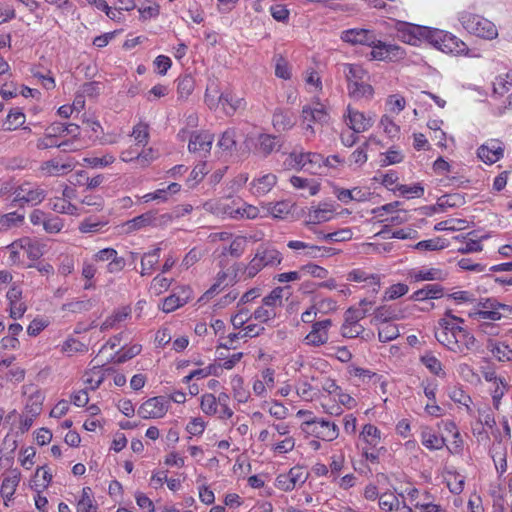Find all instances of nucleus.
Here are the masks:
<instances>
[{
  "instance_id": "1",
  "label": "nucleus",
  "mask_w": 512,
  "mask_h": 512,
  "mask_svg": "<svg viewBox=\"0 0 512 512\" xmlns=\"http://www.w3.org/2000/svg\"><path fill=\"white\" fill-rule=\"evenodd\" d=\"M282 260V253L278 249L270 243H263L257 247L254 257L245 266L243 274L246 278H253L264 268L280 265Z\"/></svg>"
},
{
  "instance_id": "2",
  "label": "nucleus",
  "mask_w": 512,
  "mask_h": 512,
  "mask_svg": "<svg viewBox=\"0 0 512 512\" xmlns=\"http://www.w3.org/2000/svg\"><path fill=\"white\" fill-rule=\"evenodd\" d=\"M512 315V305L499 302L496 298L480 299L469 317L476 322L488 320H501Z\"/></svg>"
},
{
  "instance_id": "3",
  "label": "nucleus",
  "mask_w": 512,
  "mask_h": 512,
  "mask_svg": "<svg viewBox=\"0 0 512 512\" xmlns=\"http://www.w3.org/2000/svg\"><path fill=\"white\" fill-rule=\"evenodd\" d=\"M458 20L469 34L476 37L493 40L498 36L496 25L481 15L462 11L458 14Z\"/></svg>"
},
{
  "instance_id": "4",
  "label": "nucleus",
  "mask_w": 512,
  "mask_h": 512,
  "mask_svg": "<svg viewBox=\"0 0 512 512\" xmlns=\"http://www.w3.org/2000/svg\"><path fill=\"white\" fill-rule=\"evenodd\" d=\"M427 42L444 53L467 56L470 52L468 46L450 32L429 28Z\"/></svg>"
},
{
  "instance_id": "5",
  "label": "nucleus",
  "mask_w": 512,
  "mask_h": 512,
  "mask_svg": "<svg viewBox=\"0 0 512 512\" xmlns=\"http://www.w3.org/2000/svg\"><path fill=\"white\" fill-rule=\"evenodd\" d=\"M302 429L323 441H333L339 436V428L334 422L311 418L302 423Z\"/></svg>"
},
{
  "instance_id": "6",
  "label": "nucleus",
  "mask_w": 512,
  "mask_h": 512,
  "mask_svg": "<svg viewBox=\"0 0 512 512\" xmlns=\"http://www.w3.org/2000/svg\"><path fill=\"white\" fill-rule=\"evenodd\" d=\"M395 30L399 40L413 46L419 45L422 40L427 41L429 34V27L407 22H397Z\"/></svg>"
},
{
  "instance_id": "7",
  "label": "nucleus",
  "mask_w": 512,
  "mask_h": 512,
  "mask_svg": "<svg viewBox=\"0 0 512 512\" xmlns=\"http://www.w3.org/2000/svg\"><path fill=\"white\" fill-rule=\"evenodd\" d=\"M370 47L372 48L370 56L373 60L386 62L395 61L403 59L406 55V52L402 47L396 44H388L377 39V37L374 38V44Z\"/></svg>"
},
{
  "instance_id": "8",
  "label": "nucleus",
  "mask_w": 512,
  "mask_h": 512,
  "mask_svg": "<svg viewBox=\"0 0 512 512\" xmlns=\"http://www.w3.org/2000/svg\"><path fill=\"white\" fill-rule=\"evenodd\" d=\"M332 326L331 319L316 321L312 324L311 331L305 336L303 342L307 346L320 347L329 340V329Z\"/></svg>"
},
{
  "instance_id": "9",
  "label": "nucleus",
  "mask_w": 512,
  "mask_h": 512,
  "mask_svg": "<svg viewBox=\"0 0 512 512\" xmlns=\"http://www.w3.org/2000/svg\"><path fill=\"white\" fill-rule=\"evenodd\" d=\"M439 328L435 330V337L437 341L446 346L450 351H458L459 345L457 344L456 329L458 325L451 323L446 318L439 320Z\"/></svg>"
},
{
  "instance_id": "10",
  "label": "nucleus",
  "mask_w": 512,
  "mask_h": 512,
  "mask_svg": "<svg viewBox=\"0 0 512 512\" xmlns=\"http://www.w3.org/2000/svg\"><path fill=\"white\" fill-rule=\"evenodd\" d=\"M168 410V402L162 396L152 397L141 404L137 413L143 419L162 418Z\"/></svg>"
},
{
  "instance_id": "11",
  "label": "nucleus",
  "mask_w": 512,
  "mask_h": 512,
  "mask_svg": "<svg viewBox=\"0 0 512 512\" xmlns=\"http://www.w3.org/2000/svg\"><path fill=\"white\" fill-rule=\"evenodd\" d=\"M302 118L304 122H307L305 129L314 134L315 130L312 123H327L329 121V114L323 104L315 103L313 106L306 105L303 107Z\"/></svg>"
},
{
  "instance_id": "12",
  "label": "nucleus",
  "mask_w": 512,
  "mask_h": 512,
  "mask_svg": "<svg viewBox=\"0 0 512 512\" xmlns=\"http://www.w3.org/2000/svg\"><path fill=\"white\" fill-rule=\"evenodd\" d=\"M214 135L209 131H194L190 134L188 149L191 153L206 156L210 153Z\"/></svg>"
},
{
  "instance_id": "13",
  "label": "nucleus",
  "mask_w": 512,
  "mask_h": 512,
  "mask_svg": "<svg viewBox=\"0 0 512 512\" xmlns=\"http://www.w3.org/2000/svg\"><path fill=\"white\" fill-rule=\"evenodd\" d=\"M347 125L355 133H362L369 130L374 124V118L370 115H365L352 107H347Z\"/></svg>"
},
{
  "instance_id": "14",
  "label": "nucleus",
  "mask_w": 512,
  "mask_h": 512,
  "mask_svg": "<svg viewBox=\"0 0 512 512\" xmlns=\"http://www.w3.org/2000/svg\"><path fill=\"white\" fill-rule=\"evenodd\" d=\"M45 198V191L38 187H33L30 183L20 185L14 192L15 202L31 203L36 205Z\"/></svg>"
},
{
  "instance_id": "15",
  "label": "nucleus",
  "mask_w": 512,
  "mask_h": 512,
  "mask_svg": "<svg viewBox=\"0 0 512 512\" xmlns=\"http://www.w3.org/2000/svg\"><path fill=\"white\" fill-rule=\"evenodd\" d=\"M375 37L373 31L363 28L348 29L341 33V39L352 45L371 46L374 44Z\"/></svg>"
},
{
  "instance_id": "16",
  "label": "nucleus",
  "mask_w": 512,
  "mask_h": 512,
  "mask_svg": "<svg viewBox=\"0 0 512 512\" xmlns=\"http://www.w3.org/2000/svg\"><path fill=\"white\" fill-rule=\"evenodd\" d=\"M504 147L502 142L496 139L489 140L478 148L477 155L485 163L493 164L502 158Z\"/></svg>"
},
{
  "instance_id": "17",
  "label": "nucleus",
  "mask_w": 512,
  "mask_h": 512,
  "mask_svg": "<svg viewBox=\"0 0 512 512\" xmlns=\"http://www.w3.org/2000/svg\"><path fill=\"white\" fill-rule=\"evenodd\" d=\"M20 471L17 469L11 470L4 474L2 485L0 488V493L3 499L5 500V505L7 506V501L13 499V495L16 491V488L20 481Z\"/></svg>"
},
{
  "instance_id": "18",
  "label": "nucleus",
  "mask_w": 512,
  "mask_h": 512,
  "mask_svg": "<svg viewBox=\"0 0 512 512\" xmlns=\"http://www.w3.org/2000/svg\"><path fill=\"white\" fill-rule=\"evenodd\" d=\"M404 318V312L396 305H383L375 309L373 321L378 323H388L392 320Z\"/></svg>"
},
{
  "instance_id": "19",
  "label": "nucleus",
  "mask_w": 512,
  "mask_h": 512,
  "mask_svg": "<svg viewBox=\"0 0 512 512\" xmlns=\"http://www.w3.org/2000/svg\"><path fill=\"white\" fill-rule=\"evenodd\" d=\"M347 279L354 282H366L372 286V293L377 294L380 288V276L371 274L362 269H354L348 273Z\"/></svg>"
},
{
  "instance_id": "20",
  "label": "nucleus",
  "mask_w": 512,
  "mask_h": 512,
  "mask_svg": "<svg viewBox=\"0 0 512 512\" xmlns=\"http://www.w3.org/2000/svg\"><path fill=\"white\" fill-rule=\"evenodd\" d=\"M220 101L226 115H233L237 110L244 107L245 102L241 97L236 96L229 90L220 93Z\"/></svg>"
},
{
  "instance_id": "21",
  "label": "nucleus",
  "mask_w": 512,
  "mask_h": 512,
  "mask_svg": "<svg viewBox=\"0 0 512 512\" xmlns=\"http://www.w3.org/2000/svg\"><path fill=\"white\" fill-rule=\"evenodd\" d=\"M237 130L235 128H228L225 130L217 142V147L222 153L232 155L237 148Z\"/></svg>"
},
{
  "instance_id": "22",
  "label": "nucleus",
  "mask_w": 512,
  "mask_h": 512,
  "mask_svg": "<svg viewBox=\"0 0 512 512\" xmlns=\"http://www.w3.org/2000/svg\"><path fill=\"white\" fill-rule=\"evenodd\" d=\"M341 71L345 76L347 85L356 84L368 77L367 72L359 64L344 63L341 65Z\"/></svg>"
},
{
  "instance_id": "23",
  "label": "nucleus",
  "mask_w": 512,
  "mask_h": 512,
  "mask_svg": "<svg viewBox=\"0 0 512 512\" xmlns=\"http://www.w3.org/2000/svg\"><path fill=\"white\" fill-rule=\"evenodd\" d=\"M347 89L349 96L355 100H370L374 94L373 87L365 80L347 85Z\"/></svg>"
},
{
  "instance_id": "24",
  "label": "nucleus",
  "mask_w": 512,
  "mask_h": 512,
  "mask_svg": "<svg viewBox=\"0 0 512 512\" xmlns=\"http://www.w3.org/2000/svg\"><path fill=\"white\" fill-rule=\"evenodd\" d=\"M290 159H291V161L294 162V164H292V166L296 167V168H299V167L304 168L307 165H311V166L317 165L320 167L321 163L323 162L322 155L317 154V153H312V152L300 153V154L292 153L290 155Z\"/></svg>"
},
{
  "instance_id": "25",
  "label": "nucleus",
  "mask_w": 512,
  "mask_h": 512,
  "mask_svg": "<svg viewBox=\"0 0 512 512\" xmlns=\"http://www.w3.org/2000/svg\"><path fill=\"white\" fill-rule=\"evenodd\" d=\"M443 287L439 284H427L423 288L415 291L410 299L414 301H424L427 299H437L443 295Z\"/></svg>"
},
{
  "instance_id": "26",
  "label": "nucleus",
  "mask_w": 512,
  "mask_h": 512,
  "mask_svg": "<svg viewBox=\"0 0 512 512\" xmlns=\"http://www.w3.org/2000/svg\"><path fill=\"white\" fill-rule=\"evenodd\" d=\"M183 294H185V297H180L176 293L166 297L162 304V310L169 313L185 305L191 299L192 291L190 288H184Z\"/></svg>"
},
{
  "instance_id": "27",
  "label": "nucleus",
  "mask_w": 512,
  "mask_h": 512,
  "mask_svg": "<svg viewBox=\"0 0 512 512\" xmlns=\"http://www.w3.org/2000/svg\"><path fill=\"white\" fill-rule=\"evenodd\" d=\"M280 142L276 136L260 134L256 144V150L264 156L280 148Z\"/></svg>"
},
{
  "instance_id": "28",
  "label": "nucleus",
  "mask_w": 512,
  "mask_h": 512,
  "mask_svg": "<svg viewBox=\"0 0 512 512\" xmlns=\"http://www.w3.org/2000/svg\"><path fill=\"white\" fill-rule=\"evenodd\" d=\"M160 251H161V249L159 247H157V248L153 249L152 251L144 253V255L141 258L140 274L142 276L150 275L152 273L154 267L159 262Z\"/></svg>"
},
{
  "instance_id": "29",
  "label": "nucleus",
  "mask_w": 512,
  "mask_h": 512,
  "mask_svg": "<svg viewBox=\"0 0 512 512\" xmlns=\"http://www.w3.org/2000/svg\"><path fill=\"white\" fill-rule=\"evenodd\" d=\"M272 122L273 126L279 131L288 130L295 125V119L292 115L282 109H277L274 112Z\"/></svg>"
},
{
  "instance_id": "30",
  "label": "nucleus",
  "mask_w": 512,
  "mask_h": 512,
  "mask_svg": "<svg viewBox=\"0 0 512 512\" xmlns=\"http://www.w3.org/2000/svg\"><path fill=\"white\" fill-rule=\"evenodd\" d=\"M456 330L457 344L459 345V350L454 352L463 353L464 350L474 349L476 344V338L461 326H458V329Z\"/></svg>"
},
{
  "instance_id": "31",
  "label": "nucleus",
  "mask_w": 512,
  "mask_h": 512,
  "mask_svg": "<svg viewBox=\"0 0 512 512\" xmlns=\"http://www.w3.org/2000/svg\"><path fill=\"white\" fill-rule=\"evenodd\" d=\"M486 347L499 361L504 362L512 359V350L503 343H497L489 338Z\"/></svg>"
},
{
  "instance_id": "32",
  "label": "nucleus",
  "mask_w": 512,
  "mask_h": 512,
  "mask_svg": "<svg viewBox=\"0 0 512 512\" xmlns=\"http://www.w3.org/2000/svg\"><path fill=\"white\" fill-rule=\"evenodd\" d=\"M276 179L274 174H266L256 179L252 184L253 193L257 195L268 193L276 184Z\"/></svg>"
},
{
  "instance_id": "33",
  "label": "nucleus",
  "mask_w": 512,
  "mask_h": 512,
  "mask_svg": "<svg viewBox=\"0 0 512 512\" xmlns=\"http://www.w3.org/2000/svg\"><path fill=\"white\" fill-rule=\"evenodd\" d=\"M154 220H155L154 214L151 212H147V213H144L142 215H139V216L127 221L124 224V226H125L127 232H133V231H136V230H139L141 228L151 225Z\"/></svg>"
},
{
  "instance_id": "34",
  "label": "nucleus",
  "mask_w": 512,
  "mask_h": 512,
  "mask_svg": "<svg viewBox=\"0 0 512 512\" xmlns=\"http://www.w3.org/2000/svg\"><path fill=\"white\" fill-rule=\"evenodd\" d=\"M447 277V273L437 268L420 270L412 275L415 281H442Z\"/></svg>"
},
{
  "instance_id": "35",
  "label": "nucleus",
  "mask_w": 512,
  "mask_h": 512,
  "mask_svg": "<svg viewBox=\"0 0 512 512\" xmlns=\"http://www.w3.org/2000/svg\"><path fill=\"white\" fill-rule=\"evenodd\" d=\"M73 169V165L70 163L60 164L56 160L46 161L41 165V171L46 176H59L63 172L62 171H71Z\"/></svg>"
},
{
  "instance_id": "36",
  "label": "nucleus",
  "mask_w": 512,
  "mask_h": 512,
  "mask_svg": "<svg viewBox=\"0 0 512 512\" xmlns=\"http://www.w3.org/2000/svg\"><path fill=\"white\" fill-rule=\"evenodd\" d=\"M51 480L52 474L49 472L47 467H40L36 470L33 480L34 484L32 485V488L37 492H41L42 490L46 489L49 486Z\"/></svg>"
},
{
  "instance_id": "37",
  "label": "nucleus",
  "mask_w": 512,
  "mask_h": 512,
  "mask_svg": "<svg viewBox=\"0 0 512 512\" xmlns=\"http://www.w3.org/2000/svg\"><path fill=\"white\" fill-rule=\"evenodd\" d=\"M177 93L180 99H187L194 90L195 81L191 75H184L177 80Z\"/></svg>"
},
{
  "instance_id": "38",
  "label": "nucleus",
  "mask_w": 512,
  "mask_h": 512,
  "mask_svg": "<svg viewBox=\"0 0 512 512\" xmlns=\"http://www.w3.org/2000/svg\"><path fill=\"white\" fill-rule=\"evenodd\" d=\"M333 211L327 208H315L309 211L307 225H317L329 221Z\"/></svg>"
},
{
  "instance_id": "39",
  "label": "nucleus",
  "mask_w": 512,
  "mask_h": 512,
  "mask_svg": "<svg viewBox=\"0 0 512 512\" xmlns=\"http://www.w3.org/2000/svg\"><path fill=\"white\" fill-rule=\"evenodd\" d=\"M25 122V115L18 109H13L7 115L5 121L3 122V130L12 131L16 130L18 127L22 126Z\"/></svg>"
},
{
  "instance_id": "40",
  "label": "nucleus",
  "mask_w": 512,
  "mask_h": 512,
  "mask_svg": "<svg viewBox=\"0 0 512 512\" xmlns=\"http://www.w3.org/2000/svg\"><path fill=\"white\" fill-rule=\"evenodd\" d=\"M360 437L371 447H376L381 440L380 430L372 425L366 424L360 434Z\"/></svg>"
},
{
  "instance_id": "41",
  "label": "nucleus",
  "mask_w": 512,
  "mask_h": 512,
  "mask_svg": "<svg viewBox=\"0 0 512 512\" xmlns=\"http://www.w3.org/2000/svg\"><path fill=\"white\" fill-rule=\"evenodd\" d=\"M421 442L426 448L431 450H440L445 445V439L443 437L428 430L422 431Z\"/></svg>"
},
{
  "instance_id": "42",
  "label": "nucleus",
  "mask_w": 512,
  "mask_h": 512,
  "mask_svg": "<svg viewBox=\"0 0 512 512\" xmlns=\"http://www.w3.org/2000/svg\"><path fill=\"white\" fill-rule=\"evenodd\" d=\"M465 196L460 193L446 194L438 199L437 205L440 208H454L464 205Z\"/></svg>"
},
{
  "instance_id": "43",
  "label": "nucleus",
  "mask_w": 512,
  "mask_h": 512,
  "mask_svg": "<svg viewBox=\"0 0 512 512\" xmlns=\"http://www.w3.org/2000/svg\"><path fill=\"white\" fill-rule=\"evenodd\" d=\"M422 364L434 375H445L442 363L432 354L426 353L421 357Z\"/></svg>"
},
{
  "instance_id": "44",
  "label": "nucleus",
  "mask_w": 512,
  "mask_h": 512,
  "mask_svg": "<svg viewBox=\"0 0 512 512\" xmlns=\"http://www.w3.org/2000/svg\"><path fill=\"white\" fill-rule=\"evenodd\" d=\"M285 289L286 288L284 287H276L273 289L269 295L263 298V304L268 308H272L273 311H276L275 309L277 307L282 306L283 293Z\"/></svg>"
},
{
  "instance_id": "45",
  "label": "nucleus",
  "mask_w": 512,
  "mask_h": 512,
  "mask_svg": "<svg viewBox=\"0 0 512 512\" xmlns=\"http://www.w3.org/2000/svg\"><path fill=\"white\" fill-rule=\"evenodd\" d=\"M493 384L495 386L494 389L492 390L493 406L495 409L499 410L501 400L510 386L504 378H501L499 381Z\"/></svg>"
},
{
  "instance_id": "46",
  "label": "nucleus",
  "mask_w": 512,
  "mask_h": 512,
  "mask_svg": "<svg viewBox=\"0 0 512 512\" xmlns=\"http://www.w3.org/2000/svg\"><path fill=\"white\" fill-rule=\"evenodd\" d=\"M51 208L57 213L79 215L78 208L64 199L56 198L51 202Z\"/></svg>"
},
{
  "instance_id": "47",
  "label": "nucleus",
  "mask_w": 512,
  "mask_h": 512,
  "mask_svg": "<svg viewBox=\"0 0 512 512\" xmlns=\"http://www.w3.org/2000/svg\"><path fill=\"white\" fill-rule=\"evenodd\" d=\"M447 246H448V244L445 239L436 237L433 239L423 240V241L418 242L415 245V248L419 249V250L435 251V250L444 249Z\"/></svg>"
},
{
  "instance_id": "48",
  "label": "nucleus",
  "mask_w": 512,
  "mask_h": 512,
  "mask_svg": "<svg viewBox=\"0 0 512 512\" xmlns=\"http://www.w3.org/2000/svg\"><path fill=\"white\" fill-rule=\"evenodd\" d=\"M233 396L239 403L247 402L249 393L243 387V379L240 376H234L231 380Z\"/></svg>"
},
{
  "instance_id": "49",
  "label": "nucleus",
  "mask_w": 512,
  "mask_h": 512,
  "mask_svg": "<svg viewBox=\"0 0 512 512\" xmlns=\"http://www.w3.org/2000/svg\"><path fill=\"white\" fill-rule=\"evenodd\" d=\"M24 216L11 212L7 214H0V232L7 231L11 227L23 222Z\"/></svg>"
},
{
  "instance_id": "50",
  "label": "nucleus",
  "mask_w": 512,
  "mask_h": 512,
  "mask_svg": "<svg viewBox=\"0 0 512 512\" xmlns=\"http://www.w3.org/2000/svg\"><path fill=\"white\" fill-rule=\"evenodd\" d=\"M88 350L87 346L75 338L67 339L61 346V351L69 356L74 353H84Z\"/></svg>"
},
{
  "instance_id": "51",
  "label": "nucleus",
  "mask_w": 512,
  "mask_h": 512,
  "mask_svg": "<svg viewBox=\"0 0 512 512\" xmlns=\"http://www.w3.org/2000/svg\"><path fill=\"white\" fill-rule=\"evenodd\" d=\"M497 320H488L477 322L478 332L487 335L489 337L498 336L501 331V327L496 323Z\"/></svg>"
},
{
  "instance_id": "52",
  "label": "nucleus",
  "mask_w": 512,
  "mask_h": 512,
  "mask_svg": "<svg viewBox=\"0 0 512 512\" xmlns=\"http://www.w3.org/2000/svg\"><path fill=\"white\" fill-rule=\"evenodd\" d=\"M290 182L297 189L309 188L310 195H316L320 189L319 184L299 176H292Z\"/></svg>"
},
{
  "instance_id": "53",
  "label": "nucleus",
  "mask_w": 512,
  "mask_h": 512,
  "mask_svg": "<svg viewBox=\"0 0 512 512\" xmlns=\"http://www.w3.org/2000/svg\"><path fill=\"white\" fill-rule=\"evenodd\" d=\"M18 442L14 436L7 434L0 448V453L7 460L13 459L14 451L17 449Z\"/></svg>"
},
{
  "instance_id": "54",
  "label": "nucleus",
  "mask_w": 512,
  "mask_h": 512,
  "mask_svg": "<svg viewBox=\"0 0 512 512\" xmlns=\"http://www.w3.org/2000/svg\"><path fill=\"white\" fill-rule=\"evenodd\" d=\"M374 138L370 137L368 141L362 144V146L358 147L349 158L350 164L355 165H363L367 161V148L369 145V142L373 141Z\"/></svg>"
},
{
  "instance_id": "55",
  "label": "nucleus",
  "mask_w": 512,
  "mask_h": 512,
  "mask_svg": "<svg viewBox=\"0 0 512 512\" xmlns=\"http://www.w3.org/2000/svg\"><path fill=\"white\" fill-rule=\"evenodd\" d=\"M399 336V329L397 325L386 323L381 329L378 331V338L381 342H389L396 339Z\"/></svg>"
},
{
  "instance_id": "56",
  "label": "nucleus",
  "mask_w": 512,
  "mask_h": 512,
  "mask_svg": "<svg viewBox=\"0 0 512 512\" xmlns=\"http://www.w3.org/2000/svg\"><path fill=\"white\" fill-rule=\"evenodd\" d=\"M86 375L89 376L86 378V382L92 390L97 389L104 381V374L101 371L100 365L93 366L90 372H87Z\"/></svg>"
},
{
  "instance_id": "57",
  "label": "nucleus",
  "mask_w": 512,
  "mask_h": 512,
  "mask_svg": "<svg viewBox=\"0 0 512 512\" xmlns=\"http://www.w3.org/2000/svg\"><path fill=\"white\" fill-rule=\"evenodd\" d=\"M115 161V157L112 154H105L102 157H85L83 162L92 168H103Z\"/></svg>"
},
{
  "instance_id": "58",
  "label": "nucleus",
  "mask_w": 512,
  "mask_h": 512,
  "mask_svg": "<svg viewBox=\"0 0 512 512\" xmlns=\"http://www.w3.org/2000/svg\"><path fill=\"white\" fill-rule=\"evenodd\" d=\"M204 100L210 109H216L219 105H221L220 93L216 85H210L207 87Z\"/></svg>"
},
{
  "instance_id": "59",
  "label": "nucleus",
  "mask_w": 512,
  "mask_h": 512,
  "mask_svg": "<svg viewBox=\"0 0 512 512\" xmlns=\"http://www.w3.org/2000/svg\"><path fill=\"white\" fill-rule=\"evenodd\" d=\"M232 219L247 218L254 219L258 216L259 210L257 207L252 205H245L243 208H236L233 212H228Z\"/></svg>"
},
{
  "instance_id": "60",
  "label": "nucleus",
  "mask_w": 512,
  "mask_h": 512,
  "mask_svg": "<svg viewBox=\"0 0 512 512\" xmlns=\"http://www.w3.org/2000/svg\"><path fill=\"white\" fill-rule=\"evenodd\" d=\"M141 349H142L141 345L134 344L125 350H121V351L117 352L114 362L118 363V364L124 363V362L132 359L133 357L137 356L141 352Z\"/></svg>"
},
{
  "instance_id": "61",
  "label": "nucleus",
  "mask_w": 512,
  "mask_h": 512,
  "mask_svg": "<svg viewBox=\"0 0 512 512\" xmlns=\"http://www.w3.org/2000/svg\"><path fill=\"white\" fill-rule=\"evenodd\" d=\"M92 307H93V302L90 299H88V300H78V301L64 304L62 309L68 310L73 313H81V312L89 311Z\"/></svg>"
},
{
  "instance_id": "62",
  "label": "nucleus",
  "mask_w": 512,
  "mask_h": 512,
  "mask_svg": "<svg viewBox=\"0 0 512 512\" xmlns=\"http://www.w3.org/2000/svg\"><path fill=\"white\" fill-rule=\"evenodd\" d=\"M201 409L207 415H214L218 412L217 398L213 394H205L201 399Z\"/></svg>"
},
{
  "instance_id": "63",
  "label": "nucleus",
  "mask_w": 512,
  "mask_h": 512,
  "mask_svg": "<svg viewBox=\"0 0 512 512\" xmlns=\"http://www.w3.org/2000/svg\"><path fill=\"white\" fill-rule=\"evenodd\" d=\"M364 327L360 324L349 323V321L344 322L341 328V334L346 338H355L361 335L364 332Z\"/></svg>"
},
{
  "instance_id": "64",
  "label": "nucleus",
  "mask_w": 512,
  "mask_h": 512,
  "mask_svg": "<svg viewBox=\"0 0 512 512\" xmlns=\"http://www.w3.org/2000/svg\"><path fill=\"white\" fill-rule=\"evenodd\" d=\"M399 505L398 498L393 493H383L379 497V506L383 510L392 511Z\"/></svg>"
}]
</instances>
